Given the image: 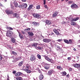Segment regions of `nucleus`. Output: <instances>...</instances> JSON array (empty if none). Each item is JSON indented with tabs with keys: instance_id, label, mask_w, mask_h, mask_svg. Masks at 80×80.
I'll list each match as a JSON object with an SVG mask.
<instances>
[{
	"instance_id": "dca6fc26",
	"label": "nucleus",
	"mask_w": 80,
	"mask_h": 80,
	"mask_svg": "<svg viewBox=\"0 0 80 80\" xmlns=\"http://www.w3.org/2000/svg\"><path fill=\"white\" fill-rule=\"evenodd\" d=\"M43 78V74H41L39 76V79L40 80H42Z\"/></svg>"
},
{
	"instance_id": "2eb2a0df",
	"label": "nucleus",
	"mask_w": 80,
	"mask_h": 80,
	"mask_svg": "<svg viewBox=\"0 0 80 80\" xmlns=\"http://www.w3.org/2000/svg\"><path fill=\"white\" fill-rule=\"evenodd\" d=\"M22 58L21 57H19L18 58H15V61L16 62H17V61H18L19 60H22Z\"/></svg>"
},
{
	"instance_id": "a18cd8bd",
	"label": "nucleus",
	"mask_w": 80,
	"mask_h": 80,
	"mask_svg": "<svg viewBox=\"0 0 80 80\" xmlns=\"http://www.w3.org/2000/svg\"><path fill=\"white\" fill-rule=\"evenodd\" d=\"M21 32L22 33L23 35H25V33H26L25 32H24L23 31H22Z\"/></svg>"
},
{
	"instance_id": "052dcab7",
	"label": "nucleus",
	"mask_w": 80,
	"mask_h": 80,
	"mask_svg": "<svg viewBox=\"0 0 80 80\" xmlns=\"http://www.w3.org/2000/svg\"><path fill=\"white\" fill-rule=\"evenodd\" d=\"M76 57H77V59H79V57L77 56Z\"/></svg>"
},
{
	"instance_id": "f3484780",
	"label": "nucleus",
	"mask_w": 80,
	"mask_h": 80,
	"mask_svg": "<svg viewBox=\"0 0 80 80\" xmlns=\"http://www.w3.org/2000/svg\"><path fill=\"white\" fill-rule=\"evenodd\" d=\"M58 70H60V71H62V70H63V68H62V67L60 66H58L57 67Z\"/></svg>"
},
{
	"instance_id": "5701e85b",
	"label": "nucleus",
	"mask_w": 80,
	"mask_h": 80,
	"mask_svg": "<svg viewBox=\"0 0 80 80\" xmlns=\"http://www.w3.org/2000/svg\"><path fill=\"white\" fill-rule=\"evenodd\" d=\"M61 73L62 75V76H65V75H67V72H66L65 71L61 72Z\"/></svg>"
},
{
	"instance_id": "e433bc0d",
	"label": "nucleus",
	"mask_w": 80,
	"mask_h": 80,
	"mask_svg": "<svg viewBox=\"0 0 80 80\" xmlns=\"http://www.w3.org/2000/svg\"><path fill=\"white\" fill-rule=\"evenodd\" d=\"M14 5H15V7H16L17 8V7H18V3H17V2L15 3Z\"/></svg>"
},
{
	"instance_id": "aec40b11",
	"label": "nucleus",
	"mask_w": 80,
	"mask_h": 80,
	"mask_svg": "<svg viewBox=\"0 0 80 80\" xmlns=\"http://www.w3.org/2000/svg\"><path fill=\"white\" fill-rule=\"evenodd\" d=\"M33 6V5H31L29 7H28V11H29V10H30L32 8V7Z\"/></svg>"
},
{
	"instance_id": "4d7b16f0",
	"label": "nucleus",
	"mask_w": 80,
	"mask_h": 80,
	"mask_svg": "<svg viewBox=\"0 0 80 80\" xmlns=\"http://www.w3.org/2000/svg\"><path fill=\"white\" fill-rule=\"evenodd\" d=\"M73 50H74V51H75V52L76 51V50H76V49H75V48H74L73 49Z\"/></svg>"
},
{
	"instance_id": "6e6552de",
	"label": "nucleus",
	"mask_w": 80,
	"mask_h": 80,
	"mask_svg": "<svg viewBox=\"0 0 80 80\" xmlns=\"http://www.w3.org/2000/svg\"><path fill=\"white\" fill-rule=\"evenodd\" d=\"M53 73V70H50L48 72V73L47 74L49 76H51L52 74Z\"/></svg>"
},
{
	"instance_id": "20e7f679",
	"label": "nucleus",
	"mask_w": 80,
	"mask_h": 80,
	"mask_svg": "<svg viewBox=\"0 0 80 80\" xmlns=\"http://www.w3.org/2000/svg\"><path fill=\"white\" fill-rule=\"evenodd\" d=\"M71 64L73 65V66L75 67V68H80V64L76 63L74 65V63H73V62H72Z\"/></svg>"
},
{
	"instance_id": "b1692460",
	"label": "nucleus",
	"mask_w": 80,
	"mask_h": 80,
	"mask_svg": "<svg viewBox=\"0 0 80 80\" xmlns=\"http://www.w3.org/2000/svg\"><path fill=\"white\" fill-rule=\"evenodd\" d=\"M63 40L64 42H65V43H67V44H69V43H70L68 40L67 39H64Z\"/></svg>"
},
{
	"instance_id": "13d9d810",
	"label": "nucleus",
	"mask_w": 80,
	"mask_h": 80,
	"mask_svg": "<svg viewBox=\"0 0 80 80\" xmlns=\"http://www.w3.org/2000/svg\"><path fill=\"white\" fill-rule=\"evenodd\" d=\"M0 6H1V7H2L3 5L2 4V3H0Z\"/></svg>"
},
{
	"instance_id": "72a5a7b5",
	"label": "nucleus",
	"mask_w": 80,
	"mask_h": 80,
	"mask_svg": "<svg viewBox=\"0 0 80 80\" xmlns=\"http://www.w3.org/2000/svg\"><path fill=\"white\" fill-rule=\"evenodd\" d=\"M71 25H76V22H71Z\"/></svg>"
},
{
	"instance_id": "4c0bfd02",
	"label": "nucleus",
	"mask_w": 80,
	"mask_h": 80,
	"mask_svg": "<svg viewBox=\"0 0 80 80\" xmlns=\"http://www.w3.org/2000/svg\"><path fill=\"white\" fill-rule=\"evenodd\" d=\"M26 72H27V73H31V71L28 70V69H26Z\"/></svg>"
},
{
	"instance_id": "393cba45",
	"label": "nucleus",
	"mask_w": 80,
	"mask_h": 80,
	"mask_svg": "<svg viewBox=\"0 0 80 80\" xmlns=\"http://www.w3.org/2000/svg\"><path fill=\"white\" fill-rule=\"evenodd\" d=\"M58 14V12H55L52 15V17H56V16Z\"/></svg>"
},
{
	"instance_id": "a19ab883",
	"label": "nucleus",
	"mask_w": 80,
	"mask_h": 80,
	"mask_svg": "<svg viewBox=\"0 0 80 80\" xmlns=\"http://www.w3.org/2000/svg\"><path fill=\"white\" fill-rule=\"evenodd\" d=\"M73 40L72 39H70L69 40V43L72 44V41H73Z\"/></svg>"
},
{
	"instance_id": "79ce46f5",
	"label": "nucleus",
	"mask_w": 80,
	"mask_h": 80,
	"mask_svg": "<svg viewBox=\"0 0 80 80\" xmlns=\"http://www.w3.org/2000/svg\"><path fill=\"white\" fill-rule=\"evenodd\" d=\"M40 8V6L39 5H38L36 6V8L37 9H39Z\"/></svg>"
},
{
	"instance_id": "c9c22d12",
	"label": "nucleus",
	"mask_w": 80,
	"mask_h": 80,
	"mask_svg": "<svg viewBox=\"0 0 80 80\" xmlns=\"http://www.w3.org/2000/svg\"><path fill=\"white\" fill-rule=\"evenodd\" d=\"M37 57L38 59H41L42 58H41V56L39 54H38L37 55Z\"/></svg>"
},
{
	"instance_id": "c85d7f7f",
	"label": "nucleus",
	"mask_w": 80,
	"mask_h": 80,
	"mask_svg": "<svg viewBox=\"0 0 80 80\" xmlns=\"http://www.w3.org/2000/svg\"><path fill=\"white\" fill-rule=\"evenodd\" d=\"M11 40L12 42V43H15V39L13 38H11Z\"/></svg>"
},
{
	"instance_id": "774afa93",
	"label": "nucleus",
	"mask_w": 80,
	"mask_h": 80,
	"mask_svg": "<svg viewBox=\"0 0 80 80\" xmlns=\"http://www.w3.org/2000/svg\"><path fill=\"white\" fill-rule=\"evenodd\" d=\"M4 2H7V0H5L4 1Z\"/></svg>"
},
{
	"instance_id": "58836bf2",
	"label": "nucleus",
	"mask_w": 80,
	"mask_h": 80,
	"mask_svg": "<svg viewBox=\"0 0 80 80\" xmlns=\"http://www.w3.org/2000/svg\"><path fill=\"white\" fill-rule=\"evenodd\" d=\"M36 49H39V50H42V48L41 47H40V46H38V47H36Z\"/></svg>"
},
{
	"instance_id": "423d86ee",
	"label": "nucleus",
	"mask_w": 80,
	"mask_h": 80,
	"mask_svg": "<svg viewBox=\"0 0 80 80\" xmlns=\"http://www.w3.org/2000/svg\"><path fill=\"white\" fill-rule=\"evenodd\" d=\"M5 12L7 15H11L13 13V12L12 11L8 10H5Z\"/></svg>"
},
{
	"instance_id": "0e129e2a",
	"label": "nucleus",
	"mask_w": 80,
	"mask_h": 80,
	"mask_svg": "<svg viewBox=\"0 0 80 80\" xmlns=\"http://www.w3.org/2000/svg\"><path fill=\"white\" fill-rule=\"evenodd\" d=\"M51 35H54V33H53V32H52L51 33Z\"/></svg>"
},
{
	"instance_id": "1a4fd4ad",
	"label": "nucleus",
	"mask_w": 80,
	"mask_h": 80,
	"mask_svg": "<svg viewBox=\"0 0 80 80\" xmlns=\"http://www.w3.org/2000/svg\"><path fill=\"white\" fill-rule=\"evenodd\" d=\"M32 15L34 17L36 18H40V16L38 14L34 13L32 14Z\"/></svg>"
},
{
	"instance_id": "69168bd1",
	"label": "nucleus",
	"mask_w": 80,
	"mask_h": 80,
	"mask_svg": "<svg viewBox=\"0 0 80 80\" xmlns=\"http://www.w3.org/2000/svg\"><path fill=\"white\" fill-rule=\"evenodd\" d=\"M47 53H48H48H49V52L47 51Z\"/></svg>"
},
{
	"instance_id": "de8ad7c7",
	"label": "nucleus",
	"mask_w": 80,
	"mask_h": 80,
	"mask_svg": "<svg viewBox=\"0 0 80 80\" xmlns=\"http://www.w3.org/2000/svg\"><path fill=\"white\" fill-rule=\"evenodd\" d=\"M62 40H63L61 39H58V42H62Z\"/></svg>"
},
{
	"instance_id": "3c124183",
	"label": "nucleus",
	"mask_w": 80,
	"mask_h": 80,
	"mask_svg": "<svg viewBox=\"0 0 80 80\" xmlns=\"http://www.w3.org/2000/svg\"><path fill=\"white\" fill-rule=\"evenodd\" d=\"M75 26H76V27H79V25H78V24H76V25H75Z\"/></svg>"
},
{
	"instance_id": "ea45409f",
	"label": "nucleus",
	"mask_w": 80,
	"mask_h": 80,
	"mask_svg": "<svg viewBox=\"0 0 80 80\" xmlns=\"http://www.w3.org/2000/svg\"><path fill=\"white\" fill-rule=\"evenodd\" d=\"M19 7L21 8H23V4L19 5Z\"/></svg>"
},
{
	"instance_id": "9b49d317",
	"label": "nucleus",
	"mask_w": 80,
	"mask_h": 80,
	"mask_svg": "<svg viewBox=\"0 0 80 80\" xmlns=\"http://www.w3.org/2000/svg\"><path fill=\"white\" fill-rule=\"evenodd\" d=\"M49 64L47 63H46L45 64L44 68L45 69H46V70H48V69H49Z\"/></svg>"
},
{
	"instance_id": "f257e3e1",
	"label": "nucleus",
	"mask_w": 80,
	"mask_h": 80,
	"mask_svg": "<svg viewBox=\"0 0 80 80\" xmlns=\"http://www.w3.org/2000/svg\"><path fill=\"white\" fill-rule=\"evenodd\" d=\"M42 56L43 57L45 58V59L46 60H47V61L51 62L52 63H55V62H54V61L52 60V59H51L48 58V56L46 55H43Z\"/></svg>"
},
{
	"instance_id": "39448f33",
	"label": "nucleus",
	"mask_w": 80,
	"mask_h": 80,
	"mask_svg": "<svg viewBox=\"0 0 80 80\" xmlns=\"http://www.w3.org/2000/svg\"><path fill=\"white\" fill-rule=\"evenodd\" d=\"M30 60L31 62H35L36 61V57L32 55L31 57Z\"/></svg>"
},
{
	"instance_id": "8fccbe9b",
	"label": "nucleus",
	"mask_w": 80,
	"mask_h": 80,
	"mask_svg": "<svg viewBox=\"0 0 80 80\" xmlns=\"http://www.w3.org/2000/svg\"><path fill=\"white\" fill-rule=\"evenodd\" d=\"M12 73L13 74H15V73H16V71H13Z\"/></svg>"
},
{
	"instance_id": "c03bdc74",
	"label": "nucleus",
	"mask_w": 80,
	"mask_h": 80,
	"mask_svg": "<svg viewBox=\"0 0 80 80\" xmlns=\"http://www.w3.org/2000/svg\"><path fill=\"white\" fill-rule=\"evenodd\" d=\"M43 2H44L43 4L44 5H45L46 3V1L45 0H44Z\"/></svg>"
},
{
	"instance_id": "4be33fe9",
	"label": "nucleus",
	"mask_w": 80,
	"mask_h": 80,
	"mask_svg": "<svg viewBox=\"0 0 80 80\" xmlns=\"http://www.w3.org/2000/svg\"><path fill=\"white\" fill-rule=\"evenodd\" d=\"M6 29H7L8 30H13L12 28H11L8 26L6 27Z\"/></svg>"
},
{
	"instance_id": "338daca9",
	"label": "nucleus",
	"mask_w": 80,
	"mask_h": 80,
	"mask_svg": "<svg viewBox=\"0 0 80 80\" xmlns=\"http://www.w3.org/2000/svg\"><path fill=\"white\" fill-rule=\"evenodd\" d=\"M13 6H11V8H13Z\"/></svg>"
},
{
	"instance_id": "2f4dec72",
	"label": "nucleus",
	"mask_w": 80,
	"mask_h": 80,
	"mask_svg": "<svg viewBox=\"0 0 80 80\" xmlns=\"http://www.w3.org/2000/svg\"><path fill=\"white\" fill-rule=\"evenodd\" d=\"M16 79L17 80H22V78L21 77H17Z\"/></svg>"
},
{
	"instance_id": "7c9ffc66",
	"label": "nucleus",
	"mask_w": 80,
	"mask_h": 80,
	"mask_svg": "<svg viewBox=\"0 0 80 80\" xmlns=\"http://www.w3.org/2000/svg\"><path fill=\"white\" fill-rule=\"evenodd\" d=\"M30 65L29 64H26V67H25L26 69H29V67H30Z\"/></svg>"
},
{
	"instance_id": "680f3d73",
	"label": "nucleus",
	"mask_w": 80,
	"mask_h": 80,
	"mask_svg": "<svg viewBox=\"0 0 80 80\" xmlns=\"http://www.w3.org/2000/svg\"><path fill=\"white\" fill-rule=\"evenodd\" d=\"M39 66V68H41V66L40 65H38Z\"/></svg>"
},
{
	"instance_id": "c756f323",
	"label": "nucleus",
	"mask_w": 80,
	"mask_h": 80,
	"mask_svg": "<svg viewBox=\"0 0 80 80\" xmlns=\"http://www.w3.org/2000/svg\"><path fill=\"white\" fill-rule=\"evenodd\" d=\"M22 6L23 8H26V7H27V4L26 3L22 4Z\"/></svg>"
},
{
	"instance_id": "f704fd0d",
	"label": "nucleus",
	"mask_w": 80,
	"mask_h": 80,
	"mask_svg": "<svg viewBox=\"0 0 80 80\" xmlns=\"http://www.w3.org/2000/svg\"><path fill=\"white\" fill-rule=\"evenodd\" d=\"M30 28H28L27 29H24V31L25 32H28V31H30Z\"/></svg>"
},
{
	"instance_id": "473e14b6",
	"label": "nucleus",
	"mask_w": 80,
	"mask_h": 80,
	"mask_svg": "<svg viewBox=\"0 0 80 80\" xmlns=\"http://www.w3.org/2000/svg\"><path fill=\"white\" fill-rule=\"evenodd\" d=\"M12 53L15 56H17V53L16 52H15V51H12Z\"/></svg>"
},
{
	"instance_id": "412c9836",
	"label": "nucleus",
	"mask_w": 80,
	"mask_h": 80,
	"mask_svg": "<svg viewBox=\"0 0 80 80\" xmlns=\"http://www.w3.org/2000/svg\"><path fill=\"white\" fill-rule=\"evenodd\" d=\"M32 24L34 26H37V25H39V23L36 22H33Z\"/></svg>"
},
{
	"instance_id": "bf43d9fd",
	"label": "nucleus",
	"mask_w": 80,
	"mask_h": 80,
	"mask_svg": "<svg viewBox=\"0 0 80 80\" xmlns=\"http://www.w3.org/2000/svg\"><path fill=\"white\" fill-rule=\"evenodd\" d=\"M58 48H59V49H60V46H58L57 47Z\"/></svg>"
},
{
	"instance_id": "09e8293b",
	"label": "nucleus",
	"mask_w": 80,
	"mask_h": 80,
	"mask_svg": "<svg viewBox=\"0 0 80 80\" xmlns=\"http://www.w3.org/2000/svg\"><path fill=\"white\" fill-rule=\"evenodd\" d=\"M68 60H71V58L70 57H68Z\"/></svg>"
},
{
	"instance_id": "49530a36",
	"label": "nucleus",
	"mask_w": 80,
	"mask_h": 80,
	"mask_svg": "<svg viewBox=\"0 0 80 80\" xmlns=\"http://www.w3.org/2000/svg\"><path fill=\"white\" fill-rule=\"evenodd\" d=\"M2 60V56L0 55V60Z\"/></svg>"
},
{
	"instance_id": "603ef678",
	"label": "nucleus",
	"mask_w": 80,
	"mask_h": 80,
	"mask_svg": "<svg viewBox=\"0 0 80 80\" xmlns=\"http://www.w3.org/2000/svg\"><path fill=\"white\" fill-rule=\"evenodd\" d=\"M44 7L45 8H47L48 7H47V5H45Z\"/></svg>"
},
{
	"instance_id": "e2e57ef3",
	"label": "nucleus",
	"mask_w": 80,
	"mask_h": 80,
	"mask_svg": "<svg viewBox=\"0 0 80 80\" xmlns=\"http://www.w3.org/2000/svg\"><path fill=\"white\" fill-rule=\"evenodd\" d=\"M68 76H69V74H68L67 75H66L67 77H68Z\"/></svg>"
},
{
	"instance_id": "5fc2aeb1",
	"label": "nucleus",
	"mask_w": 80,
	"mask_h": 80,
	"mask_svg": "<svg viewBox=\"0 0 80 80\" xmlns=\"http://www.w3.org/2000/svg\"><path fill=\"white\" fill-rule=\"evenodd\" d=\"M69 71H72V69L71 68H70L69 69Z\"/></svg>"
},
{
	"instance_id": "4468645a",
	"label": "nucleus",
	"mask_w": 80,
	"mask_h": 80,
	"mask_svg": "<svg viewBox=\"0 0 80 80\" xmlns=\"http://www.w3.org/2000/svg\"><path fill=\"white\" fill-rule=\"evenodd\" d=\"M13 17H16V18H18L19 17V14H17L16 13H14L12 14Z\"/></svg>"
},
{
	"instance_id": "bb28decb",
	"label": "nucleus",
	"mask_w": 80,
	"mask_h": 80,
	"mask_svg": "<svg viewBox=\"0 0 80 80\" xmlns=\"http://www.w3.org/2000/svg\"><path fill=\"white\" fill-rule=\"evenodd\" d=\"M28 33L29 36H31V37H32L34 35L32 32H28Z\"/></svg>"
},
{
	"instance_id": "37998d69",
	"label": "nucleus",
	"mask_w": 80,
	"mask_h": 80,
	"mask_svg": "<svg viewBox=\"0 0 80 80\" xmlns=\"http://www.w3.org/2000/svg\"><path fill=\"white\" fill-rule=\"evenodd\" d=\"M72 3H73V1H70L68 2V3H69V4H71Z\"/></svg>"
},
{
	"instance_id": "cd10ccee",
	"label": "nucleus",
	"mask_w": 80,
	"mask_h": 80,
	"mask_svg": "<svg viewBox=\"0 0 80 80\" xmlns=\"http://www.w3.org/2000/svg\"><path fill=\"white\" fill-rule=\"evenodd\" d=\"M38 45V43H34L32 45V47H36V46H37Z\"/></svg>"
},
{
	"instance_id": "f8f14e48",
	"label": "nucleus",
	"mask_w": 80,
	"mask_h": 80,
	"mask_svg": "<svg viewBox=\"0 0 80 80\" xmlns=\"http://www.w3.org/2000/svg\"><path fill=\"white\" fill-rule=\"evenodd\" d=\"M21 75H22V73L20 72H17L15 74V77H19Z\"/></svg>"
},
{
	"instance_id": "a211bd4d",
	"label": "nucleus",
	"mask_w": 80,
	"mask_h": 80,
	"mask_svg": "<svg viewBox=\"0 0 80 80\" xmlns=\"http://www.w3.org/2000/svg\"><path fill=\"white\" fill-rule=\"evenodd\" d=\"M23 61H21L18 64V66L19 67H22V65H23Z\"/></svg>"
},
{
	"instance_id": "0eeeda50",
	"label": "nucleus",
	"mask_w": 80,
	"mask_h": 80,
	"mask_svg": "<svg viewBox=\"0 0 80 80\" xmlns=\"http://www.w3.org/2000/svg\"><path fill=\"white\" fill-rule=\"evenodd\" d=\"M45 23L47 25H51L52 23V21L49 20L48 19L46 20L45 22Z\"/></svg>"
},
{
	"instance_id": "a878e982",
	"label": "nucleus",
	"mask_w": 80,
	"mask_h": 80,
	"mask_svg": "<svg viewBox=\"0 0 80 80\" xmlns=\"http://www.w3.org/2000/svg\"><path fill=\"white\" fill-rule=\"evenodd\" d=\"M18 33H19V36L20 38L21 39H22L23 38V35L21 34V33H20L19 32H18Z\"/></svg>"
},
{
	"instance_id": "f03ea898",
	"label": "nucleus",
	"mask_w": 80,
	"mask_h": 80,
	"mask_svg": "<svg viewBox=\"0 0 80 80\" xmlns=\"http://www.w3.org/2000/svg\"><path fill=\"white\" fill-rule=\"evenodd\" d=\"M13 33L12 31L9 30L7 31V33H6V36H7V37H8L10 38L11 37H12V36Z\"/></svg>"
},
{
	"instance_id": "6e6d98bb",
	"label": "nucleus",
	"mask_w": 80,
	"mask_h": 80,
	"mask_svg": "<svg viewBox=\"0 0 80 80\" xmlns=\"http://www.w3.org/2000/svg\"><path fill=\"white\" fill-rule=\"evenodd\" d=\"M38 72L40 73H41L42 74V71L40 70H38Z\"/></svg>"
},
{
	"instance_id": "ddd939ff",
	"label": "nucleus",
	"mask_w": 80,
	"mask_h": 80,
	"mask_svg": "<svg viewBox=\"0 0 80 80\" xmlns=\"http://www.w3.org/2000/svg\"><path fill=\"white\" fill-rule=\"evenodd\" d=\"M71 8H78V5L75 4H73L71 5Z\"/></svg>"
},
{
	"instance_id": "7ed1b4c3",
	"label": "nucleus",
	"mask_w": 80,
	"mask_h": 80,
	"mask_svg": "<svg viewBox=\"0 0 80 80\" xmlns=\"http://www.w3.org/2000/svg\"><path fill=\"white\" fill-rule=\"evenodd\" d=\"M53 31L57 35H61V34L59 32V31H60V29H53Z\"/></svg>"
},
{
	"instance_id": "9d476101",
	"label": "nucleus",
	"mask_w": 80,
	"mask_h": 80,
	"mask_svg": "<svg viewBox=\"0 0 80 80\" xmlns=\"http://www.w3.org/2000/svg\"><path fill=\"white\" fill-rule=\"evenodd\" d=\"M43 41L45 43H48L51 41V39H44L43 40Z\"/></svg>"
},
{
	"instance_id": "864d4df0",
	"label": "nucleus",
	"mask_w": 80,
	"mask_h": 80,
	"mask_svg": "<svg viewBox=\"0 0 80 80\" xmlns=\"http://www.w3.org/2000/svg\"><path fill=\"white\" fill-rule=\"evenodd\" d=\"M22 2H25L26 1H27V0H21Z\"/></svg>"
},
{
	"instance_id": "6ab92c4d",
	"label": "nucleus",
	"mask_w": 80,
	"mask_h": 80,
	"mask_svg": "<svg viewBox=\"0 0 80 80\" xmlns=\"http://www.w3.org/2000/svg\"><path fill=\"white\" fill-rule=\"evenodd\" d=\"M79 18L78 17L76 18H74L72 19V22H75V21H77V20H79Z\"/></svg>"
}]
</instances>
